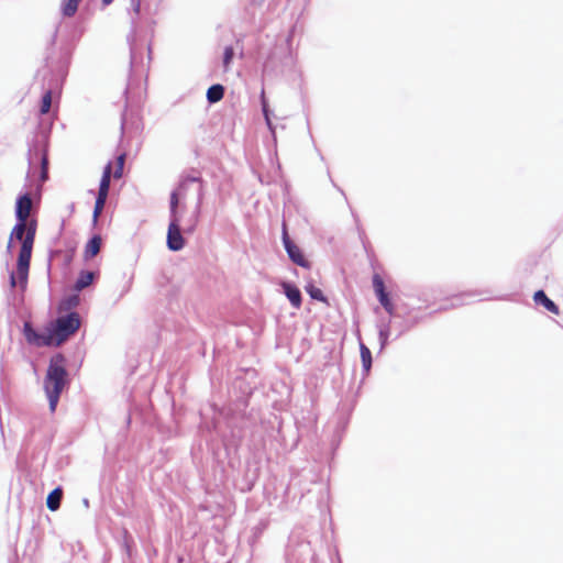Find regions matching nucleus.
I'll return each instance as SVG.
<instances>
[{"instance_id":"17","label":"nucleus","mask_w":563,"mask_h":563,"mask_svg":"<svg viewBox=\"0 0 563 563\" xmlns=\"http://www.w3.org/2000/svg\"><path fill=\"white\" fill-rule=\"evenodd\" d=\"M361 358H362L364 368L366 371H368L372 365V353H371L369 349L364 344H361Z\"/></svg>"},{"instance_id":"5","label":"nucleus","mask_w":563,"mask_h":563,"mask_svg":"<svg viewBox=\"0 0 563 563\" xmlns=\"http://www.w3.org/2000/svg\"><path fill=\"white\" fill-rule=\"evenodd\" d=\"M184 245L185 240L180 232L179 219H172L167 231V246L172 251H179Z\"/></svg>"},{"instance_id":"18","label":"nucleus","mask_w":563,"mask_h":563,"mask_svg":"<svg viewBox=\"0 0 563 563\" xmlns=\"http://www.w3.org/2000/svg\"><path fill=\"white\" fill-rule=\"evenodd\" d=\"M306 291L310 295L312 299L325 301L322 290L316 287L314 285L309 284L308 286H306Z\"/></svg>"},{"instance_id":"26","label":"nucleus","mask_w":563,"mask_h":563,"mask_svg":"<svg viewBox=\"0 0 563 563\" xmlns=\"http://www.w3.org/2000/svg\"><path fill=\"white\" fill-rule=\"evenodd\" d=\"M103 5H109L113 0H101Z\"/></svg>"},{"instance_id":"16","label":"nucleus","mask_w":563,"mask_h":563,"mask_svg":"<svg viewBox=\"0 0 563 563\" xmlns=\"http://www.w3.org/2000/svg\"><path fill=\"white\" fill-rule=\"evenodd\" d=\"M107 198H108L107 196H100V195L97 196V199L95 202V208H93V214H92L95 223L98 221V218L100 217V214L104 208Z\"/></svg>"},{"instance_id":"6","label":"nucleus","mask_w":563,"mask_h":563,"mask_svg":"<svg viewBox=\"0 0 563 563\" xmlns=\"http://www.w3.org/2000/svg\"><path fill=\"white\" fill-rule=\"evenodd\" d=\"M533 300L537 305L543 306L548 311L553 314H560L559 307L545 295L543 290H538L533 295Z\"/></svg>"},{"instance_id":"24","label":"nucleus","mask_w":563,"mask_h":563,"mask_svg":"<svg viewBox=\"0 0 563 563\" xmlns=\"http://www.w3.org/2000/svg\"><path fill=\"white\" fill-rule=\"evenodd\" d=\"M78 302H79V298H78V296L75 295L68 299L67 305H68V307H76L78 305Z\"/></svg>"},{"instance_id":"15","label":"nucleus","mask_w":563,"mask_h":563,"mask_svg":"<svg viewBox=\"0 0 563 563\" xmlns=\"http://www.w3.org/2000/svg\"><path fill=\"white\" fill-rule=\"evenodd\" d=\"M373 287L378 299L387 295L384 280L378 274L373 276Z\"/></svg>"},{"instance_id":"14","label":"nucleus","mask_w":563,"mask_h":563,"mask_svg":"<svg viewBox=\"0 0 563 563\" xmlns=\"http://www.w3.org/2000/svg\"><path fill=\"white\" fill-rule=\"evenodd\" d=\"M124 164H125V154H120L115 159L114 166L112 165L113 178L119 179L122 177Z\"/></svg>"},{"instance_id":"8","label":"nucleus","mask_w":563,"mask_h":563,"mask_svg":"<svg viewBox=\"0 0 563 563\" xmlns=\"http://www.w3.org/2000/svg\"><path fill=\"white\" fill-rule=\"evenodd\" d=\"M283 288H284V292H285L286 297L289 299L291 305L295 308L299 309L301 306L300 290L296 286H294L289 283H284Z\"/></svg>"},{"instance_id":"1","label":"nucleus","mask_w":563,"mask_h":563,"mask_svg":"<svg viewBox=\"0 0 563 563\" xmlns=\"http://www.w3.org/2000/svg\"><path fill=\"white\" fill-rule=\"evenodd\" d=\"M31 210V196L29 194L20 196L15 206V217L18 222L12 229L9 241V246L11 245L13 238L22 242L16 263V275L22 288L26 287L32 250L37 230V221L35 219L29 220Z\"/></svg>"},{"instance_id":"13","label":"nucleus","mask_w":563,"mask_h":563,"mask_svg":"<svg viewBox=\"0 0 563 563\" xmlns=\"http://www.w3.org/2000/svg\"><path fill=\"white\" fill-rule=\"evenodd\" d=\"M82 0H63L62 12L65 16H73L77 12L78 5Z\"/></svg>"},{"instance_id":"12","label":"nucleus","mask_w":563,"mask_h":563,"mask_svg":"<svg viewBox=\"0 0 563 563\" xmlns=\"http://www.w3.org/2000/svg\"><path fill=\"white\" fill-rule=\"evenodd\" d=\"M224 96V87L220 84L212 85L207 91V99L210 103L220 101Z\"/></svg>"},{"instance_id":"21","label":"nucleus","mask_w":563,"mask_h":563,"mask_svg":"<svg viewBox=\"0 0 563 563\" xmlns=\"http://www.w3.org/2000/svg\"><path fill=\"white\" fill-rule=\"evenodd\" d=\"M234 57V49L232 46H228L224 48V54H223V67L225 70L229 69L230 67V64L232 62Z\"/></svg>"},{"instance_id":"25","label":"nucleus","mask_w":563,"mask_h":563,"mask_svg":"<svg viewBox=\"0 0 563 563\" xmlns=\"http://www.w3.org/2000/svg\"><path fill=\"white\" fill-rule=\"evenodd\" d=\"M10 284H11L12 288L16 286V278H15L14 273H12L10 276Z\"/></svg>"},{"instance_id":"3","label":"nucleus","mask_w":563,"mask_h":563,"mask_svg":"<svg viewBox=\"0 0 563 563\" xmlns=\"http://www.w3.org/2000/svg\"><path fill=\"white\" fill-rule=\"evenodd\" d=\"M67 385L66 358L63 354H56L51 358L44 378V390L52 412L55 411L60 394Z\"/></svg>"},{"instance_id":"23","label":"nucleus","mask_w":563,"mask_h":563,"mask_svg":"<svg viewBox=\"0 0 563 563\" xmlns=\"http://www.w3.org/2000/svg\"><path fill=\"white\" fill-rule=\"evenodd\" d=\"M47 157L44 155L42 158V179L45 180L47 178Z\"/></svg>"},{"instance_id":"22","label":"nucleus","mask_w":563,"mask_h":563,"mask_svg":"<svg viewBox=\"0 0 563 563\" xmlns=\"http://www.w3.org/2000/svg\"><path fill=\"white\" fill-rule=\"evenodd\" d=\"M380 305L384 307V309L388 312V313H393L394 312V305L388 296L385 295L384 297H382L380 299H378Z\"/></svg>"},{"instance_id":"2","label":"nucleus","mask_w":563,"mask_h":563,"mask_svg":"<svg viewBox=\"0 0 563 563\" xmlns=\"http://www.w3.org/2000/svg\"><path fill=\"white\" fill-rule=\"evenodd\" d=\"M80 324L79 314L69 312L51 321L41 331L34 330L31 323L25 322L23 333L26 341L35 346H59L79 330Z\"/></svg>"},{"instance_id":"4","label":"nucleus","mask_w":563,"mask_h":563,"mask_svg":"<svg viewBox=\"0 0 563 563\" xmlns=\"http://www.w3.org/2000/svg\"><path fill=\"white\" fill-rule=\"evenodd\" d=\"M283 241H284V245H285V249L288 253V256L289 258L297 265L301 266V267H306L308 268L310 266V263L306 260L305 255L302 254L301 250L299 246H297L296 244H294L288 234H287V229H286V224H284V232H283Z\"/></svg>"},{"instance_id":"9","label":"nucleus","mask_w":563,"mask_h":563,"mask_svg":"<svg viewBox=\"0 0 563 563\" xmlns=\"http://www.w3.org/2000/svg\"><path fill=\"white\" fill-rule=\"evenodd\" d=\"M111 176H113L112 175V164L109 163L104 167V169H103V174H102V177H101V180H100V186H99L98 195L107 196L108 197L109 188H110V181H111Z\"/></svg>"},{"instance_id":"7","label":"nucleus","mask_w":563,"mask_h":563,"mask_svg":"<svg viewBox=\"0 0 563 563\" xmlns=\"http://www.w3.org/2000/svg\"><path fill=\"white\" fill-rule=\"evenodd\" d=\"M102 240L100 235H93L85 246L84 257L90 260L100 252Z\"/></svg>"},{"instance_id":"20","label":"nucleus","mask_w":563,"mask_h":563,"mask_svg":"<svg viewBox=\"0 0 563 563\" xmlns=\"http://www.w3.org/2000/svg\"><path fill=\"white\" fill-rule=\"evenodd\" d=\"M179 203V194L177 191H173L170 195V214L172 219L178 218L177 216V207Z\"/></svg>"},{"instance_id":"11","label":"nucleus","mask_w":563,"mask_h":563,"mask_svg":"<svg viewBox=\"0 0 563 563\" xmlns=\"http://www.w3.org/2000/svg\"><path fill=\"white\" fill-rule=\"evenodd\" d=\"M63 497V489L57 487L53 489L46 499V506L51 511H56L60 507V501Z\"/></svg>"},{"instance_id":"10","label":"nucleus","mask_w":563,"mask_h":563,"mask_svg":"<svg viewBox=\"0 0 563 563\" xmlns=\"http://www.w3.org/2000/svg\"><path fill=\"white\" fill-rule=\"evenodd\" d=\"M96 274L93 272L82 271L75 283V289L80 291L90 286L95 280Z\"/></svg>"},{"instance_id":"19","label":"nucleus","mask_w":563,"mask_h":563,"mask_svg":"<svg viewBox=\"0 0 563 563\" xmlns=\"http://www.w3.org/2000/svg\"><path fill=\"white\" fill-rule=\"evenodd\" d=\"M52 106V92L48 90L44 93L41 102V113L45 114L49 111Z\"/></svg>"}]
</instances>
